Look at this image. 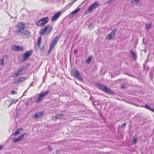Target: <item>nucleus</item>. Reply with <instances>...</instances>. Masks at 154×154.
I'll list each match as a JSON object with an SVG mask.
<instances>
[{
  "mask_svg": "<svg viewBox=\"0 0 154 154\" xmlns=\"http://www.w3.org/2000/svg\"><path fill=\"white\" fill-rule=\"evenodd\" d=\"M98 88L101 90L106 92L109 94H112L114 93L109 88H108L104 85L99 84L97 85Z\"/></svg>",
  "mask_w": 154,
  "mask_h": 154,
  "instance_id": "1",
  "label": "nucleus"
},
{
  "mask_svg": "<svg viewBox=\"0 0 154 154\" xmlns=\"http://www.w3.org/2000/svg\"><path fill=\"white\" fill-rule=\"evenodd\" d=\"M99 6L98 1H95L88 8V9L85 12V14H87L89 13L92 12Z\"/></svg>",
  "mask_w": 154,
  "mask_h": 154,
  "instance_id": "2",
  "label": "nucleus"
},
{
  "mask_svg": "<svg viewBox=\"0 0 154 154\" xmlns=\"http://www.w3.org/2000/svg\"><path fill=\"white\" fill-rule=\"evenodd\" d=\"M24 27L25 24L23 23H18L16 26V30L15 31V32L19 35L24 30Z\"/></svg>",
  "mask_w": 154,
  "mask_h": 154,
  "instance_id": "3",
  "label": "nucleus"
},
{
  "mask_svg": "<svg viewBox=\"0 0 154 154\" xmlns=\"http://www.w3.org/2000/svg\"><path fill=\"white\" fill-rule=\"evenodd\" d=\"M52 29V27L50 25L47 26L43 29H42L40 30V33L41 35H42L45 33H47L48 34L50 33Z\"/></svg>",
  "mask_w": 154,
  "mask_h": 154,
  "instance_id": "4",
  "label": "nucleus"
},
{
  "mask_svg": "<svg viewBox=\"0 0 154 154\" xmlns=\"http://www.w3.org/2000/svg\"><path fill=\"white\" fill-rule=\"evenodd\" d=\"M48 17L42 18L36 23V24L39 26H42L46 24L48 21Z\"/></svg>",
  "mask_w": 154,
  "mask_h": 154,
  "instance_id": "5",
  "label": "nucleus"
},
{
  "mask_svg": "<svg viewBox=\"0 0 154 154\" xmlns=\"http://www.w3.org/2000/svg\"><path fill=\"white\" fill-rule=\"evenodd\" d=\"M23 38H28L31 35L30 32L28 30H23L20 34L19 35Z\"/></svg>",
  "mask_w": 154,
  "mask_h": 154,
  "instance_id": "6",
  "label": "nucleus"
},
{
  "mask_svg": "<svg viewBox=\"0 0 154 154\" xmlns=\"http://www.w3.org/2000/svg\"><path fill=\"white\" fill-rule=\"evenodd\" d=\"M49 93V92L48 91H47L40 94L37 99L35 101V102H38L41 101L42 99V98L47 95Z\"/></svg>",
  "mask_w": 154,
  "mask_h": 154,
  "instance_id": "7",
  "label": "nucleus"
},
{
  "mask_svg": "<svg viewBox=\"0 0 154 154\" xmlns=\"http://www.w3.org/2000/svg\"><path fill=\"white\" fill-rule=\"evenodd\" d=\"M73 75L75 76L79 80L82 81H83V79L82 77L80 75L79 72L76 70H74L72 71Z\"/></svg>",
  "mask_w": 154,
  "mask_h": 154,
  "instance_id": "8",
  "label": "nucleus"
},
{
  "mask_svg": "<svg viewBox=\"0 0 154 154\" xmlns=\"http://www.w3.org/2000/svg\"><path fill=\"white\" fill-rule=\"evenodd\" d=\"M117 30V29L116 28L112 30L111 32L108 34V36L107 37V38L109 40H110L112 39V37L115 36Z\"/></svg>",
  "mask_w": 154,
  "mask_h": 154,
  "instance_id": "9",
  "label": "nucleus"
},
{
  "mask_svg": "<svg viewBox=\"0 0 154 154\" xmlns=\"http://www.w3.org/2000/svg\"><path fill=\"white\" fill-rule=\"evenodd\" d=\"M59 37H56L54 38V40L51 42L50 45V48L51 50L54 47V45L59 40Z\"/></svg>",
  "mask_w": 154,
  "mask_h": 154,
  "instance_id": "10",
  "label": "nucleus"
},
{
  "mask_svg": "<svg viewBox=\"0 0 154 154\" xmlns=\"http://www.w3.org/2000/svg\"><path fill=\"white\" fill-rule=\"evenodd\" d=\"M32 50L26 52L24 54V56L23 57V61H25L27 60L29 57L32 54Z\"/></svg>",
  "mask_w": 154,
  "mask_h": 154,
  "instance_id": "11",
  "label": "nucleus"
},
{
  "mask_svg": "<svg viewBox=\"0 0 154 154\" xmlns=\"http://www.w3.org/2000/svg\"><path fill=\"white\" fill-rule=\"evenodd\" d=\"M11 48L13 50L15 51H23V47L16 45L12 46Z\"/></svg>",
  "mask_w": 154,
  "mask_h": 154,
  "instance_id": "12",
  "label": "nucleus"
},
{
  "mask_svg": "<svg viewBox=\"0 0 154 154\" xmlns=\"http://www.w3.org/2000/svg\"><path fill=\"white\" fill-rule=\"evenodd\" d=\"M26 134L24 133L20 136L14 139L13 140V142L14 143H17L22 140L24 138V135Z\"/></svg>",
  "mask_w": 154,
  "mask_h": 154,
  "instance_id": "13",
  "label": "nucleus"
},
{
  "mask_svg": "<svg viewBox=\"0 0 154 154\" xmlns=\"http://www.w3.org/2000/svg\"><path fill=\"white\" fill-rule=\"evenodd\" d=\"M25 67H23L22 68L18 70L16 72L14 73L13 75L12 76L13 77H16L20 75V73L23 70L25 69Z\"/></svg>",
  "mask_w": 154,
  "mask_h": 154,
  "instance_id": "14",
  "label": "nucleus"
},
{
  "mask_svg": "<svg viewBox=\"0 0 154 154\" xmlns=\"http://www.w3.org/2000/svg\"><path fill=\"white\" fill-rule=\"evenodd\" d=\"M61 12H58L55 14L51 18L52 21H55L60 16Z\"/></svg>",
  "mask_w": 154,
  "mask_h": 154,
  "instance_id": "15",
  "label": "nucleus"
},
{
  "mask_svg": "<svg viewBox=\"0 0 154 154\" xmlns=\"http://www.w3.org/2000/svg\"><path fill=\"white\" fill-rule=\"evenodd\" d=\"M43 114V112H37L33 116L32 118L34 119H37L38 118L41 117Z\"/></svg>",
  "mask_w": 154,
  "mask_h": 154,
  "instance_id": "16",
  "label": "nucleus"
},
{
  "mask_svg": "<svg viewBox=\"0 0 154 154\" xmlns=\"http://www.w3.org/2000/svg\"><path fill=\"white\" fill-rule=\"evenodd\" d=\"M80 10V8H77L74 11H72L71 14L69 15L70 17H72L78 13Z\"/></svg>",
  "mask_w": 154,
  "mask_h": 154,
  "instance_id": "17",
  "label": "nucleus"
},
{
  "mask_svg": "<svg viewBox=\"0 0 154 154\" xmlns=\"http://www.w3.org/2000/svg\"><path fill=\"white\" fill-rule=\"evenodd\" d=\"M28 79V77H21L20 78H18L16 81H15L14 82V83H16L17 82H21L23 81L26 79Z\"/></svg>",
  "mask_w": 154,
  "mask_h": 154,
  "instance_id": "18",
  "label": "nucleus"
},
{
  "mask_svg": "<svg viewBox=\"0 0 154 154\" xmlns=\"http://www.w3.org/2000/svg\"><path fill=\"white\" fill-rule=\"evenodd\" d=\"M8 56L7 55H4L0 59V65L2 66H4V59L5 58H7L8 57Z\"/></svg>",
  "mask_w": 154,
  "mask_h": 154,
  "instance_id": "19",
  "label": "nucleus"
},
{
  "mask_svg": "<svg viewBox=\"0 0 154 154\" xmlns=\"http://www.w3.org/2000/svg\"><path fill=\"white\" fill-rule=\"evenodd\" d=\"M130 52L132 58L134 60H136L137 56L135 53L132 50H130Z\"/></svg>",
  "mask_w": 154,
  "mask_h": 154,
  "instance_id": "20",
  "label": "nucleus"
},
{
  "mask_svg": "<svg viewBox=\"0 0 154 154\" xmlns=\"http://www.w3.org/2000/svg\"><path fill=\"white\" fill-rule=\"evenodd\" d=\"M64 116L63 114H59L55 116L54 117L55 119H61Z\"/></svg>",
  "mask_w": 154,
  "mask_h": 154,
  "instance_id": "21",
  "label": "nucleus"
},
{
  "mask_svg": "<svg viewBox=\"0 0 154 154\" xmlns=\"http://www.w3.org/2000/svg\"><path fill=\"white\" fill-rule=\"evenodd\" d=\"M23 129L22 128H19V129H17L15 131V132L14 133H13V135L14 136H16V135L19 134L20 133V131H23Z\"/></svg>",
  "mask_w": 154,
  "mask_h": 154,
  "instance_id": "22",
  "label": "nucleus"
},
{
  "mask_svg": "<svg viewBox=\"0 0 154 154\" xmlns=\"http://www.w3.org/2000/svg\"><path fill=\"white\" fill-rule=\"evenodd\" d=\"M144 107L149 110L152 112H154V109L151 108L148 105L145 104Z\"/></svg>",
  "mask_w": 154,
  "mask_h": 154,
  "instance_id": "23",
  "label": "nucleus"
},
{
  "mask_svg": "<svg viewBox=\"0 0 154 154\" xmlns=\"http://www.w3.org/2000/svg\"><path fill=\"white\" fill-rule=\"evenodd\" d=\"M92 58L91 56H90L89 57L88 59L86 60V63L87 64L90 63L92 60Z\"/></svg>",
  "mask_w": 154,
  "mask_h": 154,
  "instance_id": "24",
  "label": "nucleus"
},
{
  "mask_svg": "<svg viewBox=\"0 0 154 154\" xmlns=\"http://www.w3.org/2000/svg\"><path fill=\"white\" fill-rule=\"evenodd\" d=\"M139 0H133L131 1V3L133 4H135L138 5L139 3Z\"/></svg>",
  "mask_w": 154,
  "mask_h": 154,
  "instance_id": "25",
  "label": "nucleus"
},
{
  "mask_svg": "<svg viewBox=\"0 0 154 154\" xmlns=\"http://www.w3.org/2000/svg\"><path fill=\"white\" fill-rule=\"evenodd\" d=\"M41 36H40L39 37L38 40V42H37V45L39 47L40 46V44L41 43Z\"/></svg>",
  "mask_w": 154,
  "mask_h": 154,
  "instance_id": "26",
  "label": "nucleus"
},
{
  "mask_svg": "<svg viewBox=\"0 0 154 154\" xmlns=\"http://www.w3.org/2000/svg\"><path fill=\"white\" fill-rule=\"evenodd\" d=\"M18 100H15L14 99H12L11 100V102L10 104V105H11L13 103H14V104H15L16 103V102L18 101Z\"/></svg>",
  "mask_w": 154,
  "mask_h": 154,
  "instance_id": "27",
  "label": "nucleus"
},
{
  "mask_svg": "<svg viewBox=\"0 0 154 154\" xmlns=\"http://www.w3.org/2000/svg\"><path fill=\"white\" fill-rule=\"evenodd\" d=\"M137 137V135L135 136L133 141L134 143L135 144L136 143Z\"/></svg>",
  "mask_w": 154,
  "mask_h": 154,
  "instance_id": "28",
  "label": "nucleus"
},
{
  "mask_svg": "<svg viewBox=\"0 0 154 154\" xmlns=\"http://www.w3.org/2000/svg\"><path fill=\"white\" fill-rule=\"evenodd\" d=\"M151 27V23H150L149 24H146V30L148 29H150Z\"/></svg>",
  "mask_w": 154,
  "mask_h": 154,
  "instance_id": "29",
  "label": "nucleus"
},
{
  "mask_svg": "<svg viewBox=\"0 0 154 154\" xmlns=\"http://www.w3.org/2000/svg\"><path fill=\"white\" fill-rule=\"evenodd\" d=\"M11 93L13 94H17V92L14 91H11Z\"/></svg>",
  "mask_w": 154,
  "mask_h": 154,
  "instance_id": "30",
  "label": "nucleus"
},
{
  "mask_svg": "<svg viewBox=\"0 0 154 154\" xmlns=\"http://www.w3.org/2000/svg\"><path fill=\"white\" fill-rule=\"evenodd\" d=\"M72 5L70 3L68 5H67L66 7H67V8H69L70 6H71Z\"/></svg>",
  "mask_w": 154,
  "mask_h": 154,
  "instance_id": "31",
  "label": "nucleus"
},
{
  "mask_svg": "<svg viewBox=\"0 0 154 154\" xmlns=\"http://www.w3.org/2000/svg\"><path fill=\"white\" fill-rule=\"evenodd\" d=\"M126 123H124L121 126V127L122 128H124L126 125Z\"/></svg>",
  "mask_w": 154,
  "mask_h": 154,
  "instance_id": "32",
  "label": "nucleus"
},
{
  "mask_svg": "<svg viewBox=\"0 0 154 154\" xmlns=\"http://www.w3.org/2000/svg\"><path fill=\"white\" fill-rule=\"evenodd\" d=\"M33 86V82H32L31 83V84H30V85L29 87L28 88V89L30 87Z\"/></svg>",
  "mask_w": 154,
  "mask_h": 154,
  "instance_id": "33",
  "label": "nucleus"
},
{
  "mask_svg": "<svg viewBox=\"0 0 154 154\" xmlns=\"http://www.w3.org/2000/svg\"><path fill=\"white\" fill-rule=\"evenodd\" d=\"M48 149L50 151H51L52 150V148H51V146H48Z\"/></svg>",
  "mask_w": 154,
  "mask_h": 154,
  "instance_id": "34",
  "label": "nucleus"
},
{
  "mask_svg": "<svg viewBox=\"0 0 154 154\" xmlns=\"http://www.w3.org/2000/svg\"><path fill=\"white\" fill-rule=\"evenodd\" d=\"M4 148V146H3L0 145V150Z\"/></svg>",
  "mask_w": 154,
  "mask_h": 154,
  "instance_id": "35",
  "label": "nucleus"
},
{
  "mask_svg": "<svg viewBox=\"0 0 154 154\" xmlns=\"http://www.w3.org/2000/svg\"><path fill=\"white\" fill-rule=\"evenodd\" d=\"M112 1L111 0H109V1H108L107 2V3L108 4H110L111 2H112Z\"/></svg>",
  "mask_w": 154,
  "mask_h": 154,
  "instance_id": "36",
  "label": "nucleus"
},
{
  "mask_svg": "<svg viewBox=\"0 0 154 154\" xmlns=\"http://www.w3.org/2000/svg\"><path fill=\"white\" fill-rule=\"evenodd\" d=\"M77 50L76 49H75L74 50V52L75 53H77Z\"/></svg>",
  "mask_w": 154,
  "mask_h": 154,
  "instance_id": "37",
  "label": "nucleus"
},
{
  "mask_svg": "<svg viewBox=\"0 0 154 154\" xmlns=\"http://www.w3.org/2000/svg\"><path fill=\"white\" fill-rule=\"evenodd\" d=\"M77 0H75L74 1L71 2V4L72 5Z\"/></svg>",
  "mask_w": 154,
  "mask_h": 154,
  "instance_id": "38",
  "label": "nucleus"
},
{
  "mask_svg": "<svg viewBox=\"0 0 154 154\" xmlns=\"http://www.w3.org/2000/svg\"><path fill=\"white\" fill-rule=\"evenodd\" d=\"M92 23H91L89 25V27H90L92 26Z\"/></svg>",
  "mask_w": 154,
  "mask_h": 154,
  "instance_id": "39",
  "label": "nucleus"
},
{
  "mask_svg": "<svg viewBox=\"0 0 154 154\" xmlns=\"http://www.w3.org/2000/svg\"><path fill=\"white\" fill-rule=\"evenodd\" d=\"M28 104H29V103L28 102H26L25 103V104L26 105H28Z\"/></svg>",
  "mask_w": 154,
  "mask_h": 154,
  "instance_id": "40",
  "label": "nucleus"
},
{
  "mask_svg": "<svg viewBox=\"0 0 154 154\" xmlns=\"http://www.w3.org/2000/svg\"><path fill=\"white\" fill-rule=\"evenodd\" d=\"M27 90H26L23 93V95H24V93H25V92H26V91H27Z\"/></svg>",
  "mask_w": 154,
  "mask_h": 154,
  "instance_id": "41",
  "label": "nucleus"
},
{
  "mask_svg": "<svg viewBox=\"0 0 154 154\" xmlns=\"http://www.w3.org/2000/svg\"><path fill=\"white\" fill-rule=\"evenodd\" d=\"M122 88H124V87H123V86H122Z\"/></svg>",
  "mask_w": 154,
  "mask_h": 154,
  "instance_id": "42",
  "label": "nucleus"
},
{
  "mask_svg": "<svg viewBox=\"0 0 154 154\" xmlns=\"http://www.w3.org/2000/svg\"><path fill=\"white\" fill-rule=\"evenodd\" d=\"M153 49H154V48H153Z\"/></svg>",
  "mask_w": 154,
  "mask_h": 154,
  "instance_id": "43",
  "label": "nucleus"
}]
</instances>
